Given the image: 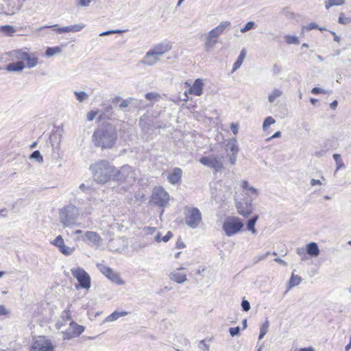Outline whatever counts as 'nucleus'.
<instances>
[{
  "instance_id": "obj_9",
  "label": "nucleus",
  "mask_w": 351,
  "mask_h": 351,
  "mask_svg": "<svg viewBox=\"0 0 351 351\" xmlns=\"http://www.w3.org/2000/svg\"><path fill=\"white\" fill-rule=\"evenodd\" d=\"M71 274L75 278L83 289H89L90 287V277L88 273L81 267L71 269Z\"/></svg>"
},
{
  "instance_id": "obj_4",
  "label": "nucleus",
  "mask_w": 351,
  "mask_h": 351,
  "mask_svg": "<svg viewBox=\"0 0 351 351\" xmlns=\"http://www.w3.org/2000/svg\"><path fill=\"white\" fill-rule=\"evenodd\" d=\"M136 179V171L129 165H124L119 170L116 169L113 180L117 181L119 184H124L122 188L125 191L130 185L134 183Z\"/></svg>"
},
{
  "instance_id": "obj_57",
  "label": "nucleus",
  "mask_w": 351,
  "mask_h": 351,
  "mask_svg": "<svg viewBox=\"0 0 351 351\" xmlns=\"http://www.w3.org/2000/svg\"><path fill=\"white\" fill-rule=\"evenodd\" d=\"M172 236H173V234L170 231H169L166 234V235H165L163 237H162V241L164 242H167L172 237Z\"/></svg>"
},
{
  "instance_id": "obj_17",
  "label": "nucleus",
  "mask_w": 351,
  "mask_h": 351,
  "mask_svg": "<svg viewBox=\"0 0 351 351\" xmlns=\"http://www.w3.org/2000/svg\"><path fill=\"white\" fill-rule=\"evenodd\" d=\"M84 27L82 23L75 24L67 27L55 28L54 30L58 34L66 33L70 32H77Z\"/></svg>"
},
{
  "instance_id": "obj_13",
  "label": "nucleus",
  "mask_w": 351,
  "mask_h": 351,
  "mask_svg": "<svg viewBox=\"0 0 351 351\" xmlns=\"http://www.w3.org/2000/svg\"><path fill=\"white\" fill-rule=\"evenodd\" d=\"M53 346L51 341L41 338L36 340L32 346L29 351H53Z\"/></svg>"
},
{
  "instance_id": "obj_28",
  "label": "nucleus",
  "mask_w": 351,
  "mask_h": 351,
  "mask_svg": "<svg viewBox=\"0 0 351 351\" xmlns=\"http://www.w3.org/2000/svg\"><path fill=\"white\" fill-rule=\"evenodd\" d=\"M128 314L127 312L123 311V312H118V311H114L112 314L108 315L105 321L106 322H114L117 320L119 317L125 316Z\"/></svg>"
},
{
  "instance_id": "obj_35",
  "label": "nucleus",
  "mask_w": 351,
  "mask_h": 351,
  "mask_svg": "<svg viewBox=\"0 0 351 351\" xmlns=\"http://www.w3.org/2000/svg\"><path fill=\"white\" fill-rule=\"evenodd\" d=\"M332 157H333V158L336 162V165H337L336 171H337L338 170H339L341 169L345 168V165L343 162L342 160L341 159L340 154H334Z\"/></svg>"
},
{
  "instance_id": "obj_16",
  "label": "nucleus",
  "mask_w": 351,
  "mask_h": 351,
  "mask_svg": "<svg viewBox=\"0 0 351 351\" xmlns=\"http://www.w3.org/2000/svg\"><path fill=\"white\" fill-rule=\"evenodd\" d=\"M9 56L12 60H16L23 62L25 59L27 58V51L23 49L12 50L9 52Z\"/></svg>"
},
{
  "instance_id": "obj_36",
  "label": "nucleus",
  "mask_w": 351,
  "mask_h": 351,
  "mask_svg": "<svg viewBox=\"0 0 351 351\" xmlns=\"http://www.w3.org/2000/svg\"><path fill=\"white\" fill-rule=\"evenodd\" d=\"M276 123V120L271 116L267 117L265 119L263 124V129L264 131L268 130L269 126Z\"/></svg>"
},
{
  "instance_id": "obj_12",
  "label": "nucleus",
  "mask_w": 351,
  "mask_h": 351,
  "mask_svg": "<svg viewBox=\"0 0 351 351\" xmlns=\"http://www.w3.org/2000/svg\"><path fill=\"white\" fill-rule=\"evenodd\" d=\"M252 199L237 201L235 203L237 212L243 217H248L252 213Z\"/></svg>"
},
{
  "instance_id": "obj_53",
  "label": "nucleus",
  "mask_w": 351,
  "mask_h": 351,
  "mask_svg": "<svg viewBox=\"0 0 351 351\" xmlns=\"http://www.w3.org/2000/svg\"><path fill=\"white\" fill-rule=\"evenodd\" d=\"M156 230L155 227H145L144 228V232L146 234H153Z\"/></svg>"
},
{
  "instance_id": "obj_64",
  "label": "nucleus",
  "mask_w": 351,
  "mask_h": 351,
  "mask_svg": "<svg viewBox=\"0 0 351 351\" xmlns=\"http://www.w3.org/2000/svg\"><path fill=\"white\" fill-rule=\"evenodd\" d=\"M332 3L330 0H327L325 1V8L326 10H329L331 7L335 6V4H332Z\"/></svg>"
},
{
  "instance_id": "obj_37",
  "label": "nucleus",
  "mask_w": 351,
  "mask_h": 351,
  "mask_svg": "<svg viewBox=\"0 0 351 351\" xmlns=\"http://www.w3.org/2000/svg\"><path fill=\"white\" fill-rule=\"evenodd\" d=\"M74 94L75 95L76 99L79 102H83L84 101L88 99V95L86 93H85L84 91H80V92L75 91L74 93Z\"/></svg>"
},
{
  "instance_id": "obj_51",
  "label": "nucleus",
  "mask_w": 351,
  "mask_h": 351,
  "mask_svg": "<svg viewBox=\"0 0 351 351\" xmlns=\"http://www.w3.org/2000/svg\"><path fill=\"white\" fill-rule=\"evenodd\" d=\"M269 252H267V253H265V254H261V255H258L257 256H256L254 258V259L256 260L255 261V263H258L261 261H263V260H265L267 258V256L269 255Z\"/></svg>"
},
{
  "instance_id": "obj_23",
  "label": "nucleus",
  "mask_w": 351,
  "mask_h": 351,
  "mask_svg": "<svg viewBox=\"0 0 351 351\" xmlns=\"http://www.w3.org/2000/svg\"><path fill=\"white\" fill-rule=\"evenodd\" d=\"M25 68V64L22 61H17L15 62L10 63L6 66V70L8 71H21Z\"/></svg>"
},
{
  "instance_id": "obj_49",
  "label": "nucleus",
  "mask_w": 351,
  "mask_h": 351,
  "mask_svg": "<svg viewBox=\"0 0 351 351\" xmlns=\"http://www.w3.org/2000/svg\"><path fill=\"white\" fill-rule=\"evenodd\" d=\"M229 332L232 337L237 336L239 335L240 332V327L237 326L234 328H230Z\"/></svg>"
},
{
  "instance_id": "obj_62",
  "label": "nucleus",
  "mask_w": 351,
  "mask_h": 351,
  "mask_svg": "<svg viewBox=\"0 0 351 351\" xmlns=\"http://www.w3.org/2000/svg\"><path fill=\"white\" fill-rule=\"evenodd\" d=\"M236 161H237V154H232L230 156V162L231 163V165H235Z\"/></svg>"
},
{
  "instance_id": "obj_3",
  "label": "nucleus",
  "mask_w": 351,
  "mask_h": 351,
  "mask_svg": "<svg viewBox=\"0 0 351 351\" xmlns=\"http://www.w3.org/2000/svg\"><path fill=\"white\" fill-rule=\"evenodd\" d=\"M230 25L231 23L230 21H222L219 25L207 33L204 38V49L206 51L210 52L214 49L216 44L218 43L219 36L226 29L230 28Z\"/></svg>"
},
{
  "instance_id": "obj_32",
  "label": "nucleus",
  "mask_w": 351,
  "mask_h": 351,
  "mask_svg": "<svg viewBox=\"0 0 351 351\" xmlns=\"http://www.w3.org/2000/svg\"><path fill=\"white\" fill-rule=\"evenodd\" d=\"M282 95V90L278 88H274L271 93L268 97V101L273 103L277 98Z\"/></svg>"
},
{
  "instance_id": "obj_15",
  "label": "nucleus",
  "mask_w": 351,
  "mask_h": 351,
  "mask_svg": "<svg viewBox=\"0 0 351 351\" xmlns=\"http://www.w3.org/2000/svg\"><path fill=\"white\" fill-rule=\"evenodd\" d=\"M82 240L85 242L88 241L89 244L94 245H99L101 243V237L97 232L93 231L86 232Z\"/></svg>"
},
{
  "instance_id": "obj_29",
  "label": "nucleus",
  "mask_w": 351,
  "mask_h": 351,
  "mask_svg": "<svg viewBox=\"0 0 351 351\" xmlns=\"http://www.w3.org/2000/svg\"><path fill=\"white\" fill-rule=\"evenodd\" d=\"M134 99L132 97H129L126 99L122 100L121 104L119 105V110H121L125 112L130 111L129 106H130L131 101H133Z\"/></svg>"
},
{
  "instance_id": "obj_46",
  "label": "nucleus",
  "mask_w": 351,
  "mask_h": 351,
  "mask_svg": "<svg viewBox=\"0 0 351 351\" xmlns=\"http://www.w3.org/2000/svg\"><path fill=\"white\" fill-rule=\"evenodd\" d=\"M313 94H328L329 91L319 87H314L311 90Z\"/></svg>"
},
{
  "instance_id": "obj_6",
  "label": "nucleus",
  "mask_w": 351,
  "mask_h": 351,
  "mask_svg": "<svg viewBox=\"0 0 351 351\" xmlns=\"http://www.w3.org/2000/svg\"><path fill=\"white\" fill-rule=\"evenodd\" d=\"M243 223L237 217H227L223 225L222 229L228 237H231L240 232L243 228Z\"/></svg>"
},
{
  "instance_id": "obj_47",
  "label": "nucleus",
  "mask_w": 351,
  "mask_h": 351,
  "mask_svg": "<svg viewBox=\"0 0 351 351\" xmlns=\"http://www.w3.org/2000/svg\"><path fill=\"white\" fill-rule=\"evenodd\" d=\"M160 95L158 93H148L145 95V98L147 100H154L157 99L158 98H160Z\"/></svg>"
},
{
  "instance_id": "obj_7",
  "label": "nucleus",
  "mask_w": 351,
  "mask_h": 351,
  "mask_svg": "<svg viewBox=\"0 0 351 351\" xmlns=\"http://www.w3.org/2000/svg\"><path fill=\"white\" fill-rule=\"evenodd\" d=\"M184 215L185 223L191 228H197L202 221V214L197 208L185 207Z\"/></svg>"
},
{
  "instance_id": "obj_61",
  "label": "nucleus",
  "mask_w": 351,
  "mask_h": 351,
  "mask_svg": "<svg viewBox=\"0 0 351 351\" xmlns=\"http://www.w3.org/2000/svg\"><path fill=\"white\" fill-rule=\"evenodd\" d=\"M176 248L180 249L185 247L184 242L181 239H178L176 244Z\"/></svg>"
},
{
  "instance_id": "obj_40",
  "label": "nucleus",
  "mask_w": 351,
  "mask_h": 351,
  "mask_svg": "<svg viewBox=\"0 0 351 351\" xmlns=\"http://www.w3.org/2000/svg\"><path fill=\"white\" fill-rule=\"evenodd\" d=\"M285 41L287 44H295V45H299L300 42L298 38V37L295 36H291V35H286L285 36Z\"/></svg>"
},
{
  "instance_id": "obj_19",
  "label": "nucleus",
  "mask_w": 351,
  "mask_h": 351,
  "mask_svg": "<svg viewBox=\"0 0 351 351\" xmlns=\"http://www.w3.org/2000/svg\"><path fill=\"white\" fill-rule=\"evenodd\" d=\"M182 175V171L180 168L176 167L172 172L168 176V180L173 184H178L180 182Z\"/></svg>"
},
{
  "instance_id": "obj_1",
  "label": "nucleus",
  "mask_w": 351,
  "mask_h": 351,
  "mask_svg": "<svg viewBox=\"0 0 351 351\" xmlns=\"http://www.w3.org/2000/svg\"><path fill=\"white\" fill-rule=\"evenodd\" d=\"M117 138V130L110 124L97 129L93 135L95 145L101 149L112 148L114 145Z\"/></svg>"
},
{
  "instance_id": "obj_10",
  "label": "nucleus",
  "mask_w": 351,
  "mask_h": 351,
  "mask_svg": "<svg viewBox=\"0 0 351 351\" xmlns=\"http://www.w3.org/2000/svg\"><path fill=\"white\" fill-rule=\"evenodd\" d=\"M97 267L107 278L117 285H123L124 281L121 280L119 274L115 272L112 268L103 264H97Z\"/></svg>"
},
{
  "instance_id": "obj_59",
  "label": "nucleus",
  "mask_w": 351,
  "mask_h": 351,
  "mask_svg": "<svg viewBox=\"0 0 351 351\" xmlns=\"http://www.w3.org/2000/svg\"><path fill=\"white\" fill-rule=\"evenodd\" d=\"M9 313V311L3 305H0V316L6 315Z\"/></svg>"
},
{
  "instance_id": "obj_34",
  "label": "nucleus",
  "mask_w": 351,
  "mask_h": 351,
  "mask_svg": "<svg viewBox=\"0 0 351 351\" xmlns=\"http://www.w3.org/2000/svg\"><path fill=\"white\" fill-rule=\"evenodd\" d=\"M269 323L268 320H266L261 326L260 328V334L258 336V339H262L264 336L266 335V333L268 332Z\"/></svg>"
},
{
  "instance_id": "obj_11",
  "label": "nucleus",
  "mask_w": 351,
  "mask_h": 351,
  "mask_svg": "<svg viewBox=\"0 0 351 351\" xmlns=\"http://www.w3.org/2000/svg\"><path fill=\"white\" fill-rule=\"evenodd\" d=\"M199 162L209 167L214 169L216 171H221L223 167V157L215 156H204L199 159Z\"/></svg>"
},
{
  "instance_id": "obj_2",
  "label": "nucleus",
  "mask_w": 351,
  "mask_h": 351,
  "mask_svg": "<svg viewBox=\"0 0 351 351\" xmlns=\"http://www.w3.org/2000/svg\"><path fill=\"white\" fill-rule=\"evenodd\" d=\"M93 174L94 180L97 183L105 184L113 180L116 167L106 160L98 161L90 167Z\"/></svg>"
},
{
  "instance_id": "obj_54",
  "label": "nucleus",
  "mask_w": 351,
  "mask_h": 351,
  "mask_svg": "<svg viewBox=\"0 0 351 351\" xmlns=\"http://www.w3.org/2000/svg\"><path fill=\"white\" fill-rule=\"evenodd\" d=\"M230 129H231L232 132H233V134L234 135H237L238 133V131H239V124L235 123H232L230 124Z\"/></svg>"
},
{
  "instance_id": "obj_39",
  "label": "nucleus",
  "mask_w": 351,
  "mask_h": 351,
  "mask_svg": "<svg viewBox=\"0 0 351 351\" xmlns=\"http://www.w3.org/2000/svg\"><path fill=\"white\" fill-rule=\"evenodd\" d=\"M61 52V49L58 47H48L45 51V54L47 57H51L56 53Z\"/></svg>"
},
{
  "instance_id": "obj_60",
  "label": "nucleus",
  "mask_w": 351,
  "mask_h": 351,
  "mask_svg": "<svg viewBox=\"0 0 351 351\" xmlns=\"http://www.w3.org/2000/svg\"><path fill=\"white\" fill-rule=\"evenodd\" d=\"M90 3V0H80L78 5L82 6H88Z\"/></svg>"
},
{
  "instance_id": "obj_5",
  "label": "nucleus",
  "mask_w": 351,
  "mask_h": 351,
  "mask_svg": "<svg viewBox=\"0 0 351 351\" xmlns=\"http://www.w3.org/2000/svg\"><path fill=\"white\" fill-rule=\"evenodd\" d=\"M58 214L60 222L65 228L75 224L80 212L76 206L68 205L61 208Z\"/></svg>"
},
{
  "instance_id": "obj_33",
  "label": "nucleus",
  "mask_w": 351,
  "mask_h": 351,
  "mask_svg": "<svg viewBox=\"0 0 351 351\" xmlns=\"http://www.w3.org/2000/svg\"><path fill=\"white\" fill-rule=\"evenodd\" d=\"M70 325L73 328V333L75 337L81 335L84 330V328L82 326L78 325L77 324H76L74 322H71Z\"/></svg>"
},
{
  "instance_id": "obj_25",
  "label": "nucleus",
  "mask_w": 351,
  "mask_h": 351,
  "mask_svg": "<svg viewBox=\"0 0 351 351\" xmlns=\"http://www.w3.org/2000/svg\"><path fill=\"white\" fill-rule=\"evenodd\" d=\"M16 32V29L12 25H5L0 26V32L6 36H12Z\"/></svg>"
},
{
  "instance_id": "obj_55",
  "label": "nucleus",
  "mask_w": 351,
  "mask_h": 351,
  "mask_svg": "<svg viewBox=\"0 0 351 351\" xmlns=\"http://www.w3.org/2000/svg\"><path fill=\"white\" fill-rule=\"evenodd\" d=\"M199 347L204 351H208L209 350V346L205 343L204 340H202L199 342Z\"/></svg>"
},
{
  "instance_id": "obj_41",
  "label": "nucleus",
  "mask_w": 351,
  "mask_h": 351,
  "mask_svg": "<svg viewBox=\"0 0 351 351\" xmlns=\"http://www.w3.org/2000/svg\"><path fill=\"white\" fill-rule=\"evenodd\" d=\"M228 146L232 152V154H237L239 152V147L237 145V140L235 138L232 139L230 142L228 143Z\"/></svg>"
},
{
  "instance_id": "obj_56",
  "label": "nucleus",
  "mask_w": 351,
  "mask_h": 351,
  "mask_svg": "<svg viewBox=\"0 0 351 351\" xmlns=\"http://www.w3.org/2000/svg\"><path fill=\"white\" fill-rule=\"evenodd\" d=\"M75 337L73 332H63V339L65 340V339H70L73 337Z\"/></svg>"
},
{
  "instance_id": "obj_48",
  "label": "nucleus",
  "mask_w": 351,
  "mask_h": 351,
  "mask_svg": "<svg viewBox=\"0 0 351 351\" xmlns=\"http://www.w3.org/2000/svg\"><path fill=\"white\" fill-rule=\"evenodd\" d=\"M317 28H318L317 24L315 22H312V23H309L308 25H307L306 26L303 27L302 30L303 31L304 30L310 31V30H312L314 29H317Z\"/></svg>"
},
{
  "instance_id": "obj_45",
  "label": "nucleus",
  "mask_w": 351,
  "mask_h": 351,
  "mask_svg": "<svg viewBox=\"0 0 351 351\" xmlns=\"http://www.w3.org/2000/svg\"><path fill=\"white\" fill-rule=\"evenodd\" d=\"M52 244L59 248L64 244V241L62 237L59 235L54 239V241L52 242Z\"/></svg>"
},
{
  "instance_id": "obj_30",
  "label": "nucleus",
  "mask_w": 351,
  "mask_h": 351,
  "mask_svg": "<svg viewBox=\"0 0 351 351\" xmlns=\"http://www.w3.org/2000/svg\"><path fill=\"white\" fill-rule=\"evenodd\" d=\"M245 50H242L237 60V61L234 62L233 65V71L237 70L241 65V64L243 62V60L245 57Z\"/></svg>"
},
{
  "instance_id": "obj_14",
  "label": "nucleus",
  "mask_w": 351,
  "mask_h": 351,
  "mask_svg": "<svg viewBox=\"0 0 351 351\" xmlns=\"http://www.w3.org/2000/svg\"><path fill=\"white\" fill-rule=\"evenodd\" d=\"M204 83L201 79H197L193 83V86L190 87L188 91L184 93L185 97L182 99L184 101H187L189 100L188 93L190 94H193L197 96H200L202 95V88H203Z\"/></svg>"
},
{
  "instance_id": "obj_22",
  "label": "nucleus",
  "mask_w": 351,
  "mask_h": 351,
  "mask_svg": "<svg viewBox=\"0 0 351 351\" xmlns=\"http://www.w3.org/2000/svg\"><path fill=\"white\" fill-rule=\"evenodd\" d=\"M183 269L182 267L178 269V271H175L171 273L169 277L171 280L176 282L177 283L182 284L186 281V275L179 272V270Z\"/></svg>"
},
{
  "instance_id": "obj_26",
  "label": "nucleus",
  "mask_w": 351,
  "mask_h": 351,
  "mask_svg": "<svg viewBox=\"0 0 351 351\" xmlns=\"http://www.w3.org/2000/svg\"><path fill=\"white\" fill-rule=\"evenodd\" d=\"M24 61L27 62V66L29 69L35 67L38 62V58L27 52V58Z\"/></svg>"
},
{
  "instance_id": "obj_52",
  "label": "nucleus",
  "mask_w": 351,
  "mask_h": 351,
  "mask_svg": "<svg viewBox=\"0 0 351 351\" xmlns=\"http://www.w3.org/2000/svg\"><path fill=\"white\" fill-rule=\"evenodd\" d=\"M97 113H98L97 111H90V112H89L87 114V115H86L87 120L90 121H93L95 118V117L97 114Z\"/></svg>"
},
{
  "instance_id": "obj_20",
  "label": "nucleus",
  "mask_w": 351,
  "mask_h": 351,
  "mask_svg": "<svg viewBox=\"0 0 351 351\" xmlns=\"http://www.w3.org/2000/svg\"><path fill=\"white\" fill-rule=\"evenodd\" d=\"M241 187L245 190V195L250 197V199H254L258 196L257 189L253 186H250L246 180H243L241 183Z\"/></svg>"
},
{
  "instance_id": "obj_58",
  "label": "nucleus",
  "mask_w": 351,
  "mask_h": 351,
  "mask_svg": "<svg viewBox=\"0 0 351 351\" xmlns=\"http://www.w3.org/2000/svg\"><path fill=\"white\" fill-rule=\"evenodd\" d=\"M335 6H341L345 4V0H330Z\"/></svg>"
},
{
  "instance_id": "obj_21",
  "label": "nucleus",
  "mask_w": 351,
  "mask_h": 351,
  "mask_svg": "<svg viewBox=\"0 0 351 351\" xmlns=\"http://www.w3.org/2000/svg\"><path fill=\"white\" fill-rule=\"evenodd\" d=\"M171 49V46L168 43H160L154 47L151 51H152L154 54L158 55L159 57L162 56L166 52Z\"/></svg>"
},
{
  "instance_id": "obj_8",
  "label": "nucleus",
  "mask_w": 351,
  "mask_h": 351,
  "mask_svg": "<svg viewBox=\"0 0 351 351\" xmlns=\"http://www.w3.org/2000/svg\"><path fill=\"white\" fill-rule=\"evenodd\" d=\"M169 200V193L162 187L155 188L153 191L151 202L157 206H166Z\"/></svg>"
},
{
  "instance_id": "obj_31",
  "label": "nucleus",
  "mask_w": 351,
  "mask_h": 351,
  "mask_svg": "<svg viewBox=\"0 0 351 351\" xmlns=\"http://www.w3.org/2000/svg\"><path fill=\"white\" fill-rule=\"evenodd\" d=\"M302 281L301 277L298 275L292 274L291 278L289 282V289L298 285Z\"/></svg>"
},
{
  "instance_id": "obj_27",
  "label": "nucleus",
  "mask_w": 351,
  "mask_h": 351,
  "mask_svg": "<svg viewBox=\"0 0 351 351\" xmlns=\"http://www.w3.org/2000/svg\"><path fill=\"white\" fill-rule=\"evenodd\" d=\"M258 216L256 215L247 221V228L248 230L251 231L252 234H256V230L254 228V226L258 220Z\"/></svg>"
},
{
  "instance_id": "obj_44",
  "label": "nucleus",
  "mask_w": 351,
  "mask_h": 351,
  "mask_svg": "<svg viewBox=\"0 0 351 351\" xmlns=\"http://www.w3.org/2000/svg\"><path fill=\"white\" fill-rule=\"evenodd\" d=\"M338 23L342 25H347L351 23V19L346 17L343 13H341L339 16Z\"/></svg>"
},
{
  "instance_id": "obj_18",
  "label": "nucleus",
  "mask_w": 351,
  "mask_h": 351,
  "mask_svg": "<svg viewBox=\"0 0 351 351\" xmlns=\"http://www.w3.org/2000/svg\"><path fill=\"white\" fill-rule=\"evenodd\" d=\"M159 58L160 57L158 55L154 54L152 51L149 50L146 53L142 62L145 65L152 66L159 60Z\"/></svg>"
},
{
  "instance_id": "obj_38",
  "label": "nucleus",
  "mask_w": 351,
  "mask_h": 351,
  "mask_svg": "<svg viewBox=\"0 0 351 351\" xmlns=\"http://www.w3.org/2000/svg\"><path fill=\"white\" fill-rule=\"evenodd\" d=\"M62 254L66 256L71 255L74 252V248L68 247L64 244L60 247L58 248Z\"/></svg>"
},
{
  "instance_id": "obj_24",
  "label": "nucleus",
  "mask_w": 351,
  "mask_h": 351,
  "mask_svg": "<svg viewBox=\"0 0 351 351\" xmlns=\"http://www.w3.org/2000/svg\"><path fill=\"white\" fill-rule=\"evenodd\" d=\"M306 252L311 256L317 257L319 254L318 245L315 242H311L306 245Z\"/></svg>"
},
{
  "instance_id": "obj_63",
  "label": "nucleus",
  "mask_w": 351,
  "mask_h": 351,
  "mask_svg": "<svg viewBox=\"0 0 351 351\" xmlns=\"http://www.w3.org/2000/svg\"><path fill=\"white\" fill-rule=\"evenodd\" d=\"M310 184L311 186H315V185H321L322 184V182L319 180H316V179H311V182H310Z\"/></svg>"
},
{
  "instance_id": "obj_42",
  "label": "nucleus",
  "mask_w": 351,
  "mask_h": 351,
  "mask_svg": "<svg viewBox=\"0 0 351 351\" xmlns=\"http://www.w3.org/2000/svg\"><path fill=\"white\" fill-rule=\"evenodd\" d=\"M256 24H255V23H254V22H253V21H249V22H247V23L245 25V26H244L243 28H241V29L240 32H241V33H245V32H247V31H250V30H251V29H254V28L256 27Z\"/></svg>"
},
{
  "instance_id": "obj_50",
  "label": "nucleus",
  "mask_w": 351,
  "mask_h": 351,
  "mask_svg": "<svg viewBox=\"0 0 351 351\" xmlns=\"http://www.w3.org/2000/svg\"><path fill=\"white\" fill-rule=\"evenodd\" d=\"M241 307L243 311L247 312L250 309V304L247 300L243 299L241 302Z\"/></svg>"
},
{
  "instance_id": "obj_43",
  "label": "nucleus",
  "mask_w": 351,
  "mask_h": 351,
  "mask_svg": "<svg viewBox=\"0 0 351 351\" xmlns=\"http://www.w3.org/2000/svg\"><path fill=\"white\" fill-rule=\"evenodd\" d=\"M31 159H34L38 162L41 163L43 162V158L41 155L40 152L38 150H36L33 152V153L30 156Z\"/></svg>"
}]
</instances>
